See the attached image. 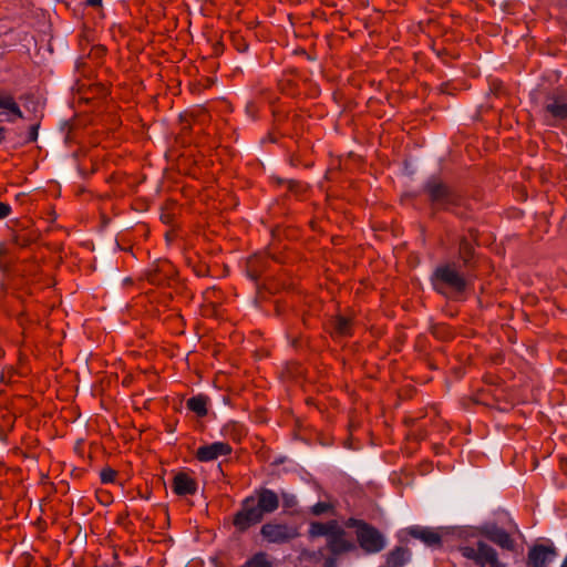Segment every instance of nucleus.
<instances>
[{
  "label": "nucleus",
  "instance_id": "nucleus-36",
  "mask_svg": "<svg viewBox=\"0 0 567 567\" xmlns=\"http://www.w3.org/2000/svg\"><path fill=\"white\" fill-rule=\"evenodd\" d=\"M109 497H110L109 494H105V496H103V499H106Z\"/></svg>",
  "mask_w": 567,
  "mask_h": 567
},
{
  "label": "nucleus",
  "instance_id": "nucleus-23",
  "mask_svg": "<svg viewBox=\"0 0 567 567\" xmlns=\"http://www.w3.org/2000/svg\"><path fill=\"white\" fill-rule=\"evenodd\" d=\"M474 255L473 246L466 240L463 239L460 244V257L464 261V264H468Z\"/></svg>",
  "mask_w": 567,
  "mask_h": 567
},
{
  "label": "nucleus",
  "instance_id": "nucleus-20",
  "mask_svg": "<svg viewBox=\"0 0 567 567\" xmlns=\"http://www.w3.org/2000/svg\"><path fill=\"white\" fill-rule=\"evenodd\" d=\"M241 567H272L267 553L259 551L252 555Z\"/></svg>",
  "mask_w": 567,
  "mask_h": 567
},
{
  "label": "nucleus",
  "instance_id": "nucleus-1",
  "mask_svg": "<svg viewBox=\"0 0 567 567\" xmlns=\"http://www.w3.org/2000/svg\"><path fill=\"white\" fill-rule=\"evenodd\" d=\"M519 533L518 526L512 523L509 529L498 526L496 523H486L480 527L468 528L458 534L457 553L476 567H508L501 560L498 548L516 553L518 544L514 537Z\"/></svg>",
  "mask_w": 567,
  "mask_h": 567
},
{
  "label": "nucleus",
  "instance_id": "nucleus-15",
  "mask_svg": "<svg viewBox=\"0 0 567 567\" xmlns=\"http://www.w3.org/2000/svg\"><path fill=\"white\" fill-rule=\"evenodd\" d=\"M342 528L339 526L337 520H329L327 523L312 522L309 527V535L311 537L326 536L327 538L332 537L337 532Z\"/></svg>",
  "mask_w": 567,
  "mask_h": 567
},
{
  "label": "nucleus",
  "instance_id": "nucleus-13",
  "mask_svg": "<svg viewBox=\"0 0 567 567\" xmlns=\"http://www.w3.org/2000/svg\"><path fill=\"white\" fill-rule=\"evenodd\" d=\"M344 530L341 529L332 537L327 538V549L330 555L340 556L344 553H349L355 549V545L344 538Z\"/></svg>",
  "mask_w": 567,
  "mask_h": 567
},
{
  "label": "nucleus",
  "instance_id": "nucleus-10",
  "mask_svg": "<svg viewBox=\"0 0 567 567\" xmlns=\"http://www.w3.org/2000/svg\"><path fill=\"white\" fill-rule=\"evenodd\" d=\"M255 507L262 517L266 514H272L279 508L280 499L277 493L270 488H259L255 491Z\"/></svg>",
  "mask_w": 567,
  "mask_h": 567
},
{
  "label": "nucleus",
  "instance_id": "nucleus-6",
  "mask_svg": "<svg viewBox=\"0 0 567 567\" xmlns=\"http://www.w3.org/2000/svg\"><path fill=\"white\" fill-rule=\"evenodd\" d=\"M260 535L270 544H286L297 538L299 530L293 525L269 522L261 526Z\"/></svg>",
  "mask_w": 567,
  "mask_h": 567
},
{
  "label": "nucleus",
  "instance_id": "nucleus-3",
  "mask_svg": "<svg viewBox=\"0 0 567 567\" xmlns=\"http://www.w3.org/2000/svg\"><path fill=\"white\" fill-rule=\"evenodd\" d=\"M424 189L433 206L439 209L451 210L462 203V197L456 192L435 177L426 182Z\"/></svg>",
  "mask_w": 567,
  "mask_h": 567
},
{
  "label": "nucleus",
  "instance_id": "nucleus-21",
  "mask_svg": "<svg viewBox=\"0 0 567 567\" xmlns=\"http://www.w3.org/2000/svg\"><path fill=\"white\" fill-rule=\"evenodd\" d=\"M13 262V256L8 244H0V270L8 271Z\"/></svg>",
  "mask_w": 567,
  "mask_h": 567
},
{
  "label": "nucleus",
  "instance_id": "nucleus-19",
  "mask_svg": "<svg viewBox=\"0 0 567 567\" xmlns=\"http://www.w3.org/2000/svg\"><path fill=\"white\" fill-rule=\"evenodd\" d=\"M333 333L337 337H348L352 333V321L346 317L338 316L333 321Z\"/></svg>",
  "mask_w": 567,
  "mask_h": 567
},
{
  "label": "nucleus",
  "instance_id": "nucleus-5",
  "mask_svg": "<svg viewBox=\"0 0 567 567\" xmlns=\"http://www.w3.org/2000/svg\"><path fill=\"white\" fill-rule=\"evenodd\" d=\"M262 519V515L255 507V496H247L241 501L239 511L235 513L233 525L238 533L244 534Z\"/></svg>",
  "mask_w": 567,
  "mask_h": 567
},
{
  "label": "nucleus",
  "instance_id": "nucleus-8",
  "mask_svg": "<svg viewBox=\"0 0 567 567\" xmlns=\"http://www.w3.org/2000/svg\"><path fill=\"white\" fill-rule=\"evenodd\" d=\"M556 556L557 550L553 544H536L528 550L527 564L530 567H546Z\"/></svg>",
  "mask_w": 567,
  "mask_h": 567
},
{
  "label": "nucleus",
  "instance_id": "nucleus-18",
  "mask_svg": "<svg viewBox=\"0 0 567 567\" xmlns=\"http://www.w3.org/2000/svg\"><path fill=\"white\" fill-rule=\"evenodd\" d=\"M207 398L205 395H196L187 400L186 406L197 416H205L208 412L207 410Z\"/></svg>",
  "mask_w": 567,
  "mask_h": 567
},
{
  "label": "nucleus",
  "instance_id": "nucleus-25",
  "mask_svg": "<svg viewBox=\"0 0 567 567\" xmlns=\"http://www.w3.org/2000/svg\"><path fill=\"white\" fill-rule=\"evenodd\" d=\"M332 508V506L329 504V503H326V502H318L316 503L312 507H311V513L313 515H322L324 513H327L328 511H330Z\"/></svg>",
  "mask_w": 567,
  "mask_h": 567
},
{
  "label": "nucleus",
  "instance_id": "nucleus-32",
  "mask_svg": "<svg viewBox=\"0 0 567 567\" xmlns=\"http://www.w3.org/2000/svg\"><path fill=\"white\" fill-rule=\"evenodd\" d=\"M323 553H324V549L320 548L318 551L312 553L311 558L317 560V559L323 557Z\"/></svg>",
  "mask_w": 567,
  "mask_h": 567
},
{
  "label": "nucleus",
  "instance_id": "nucleus-4",
  "mask_svg": "<svg viewBox=\"0 0 567 567\" xmlns=\"http://www.w3.org/2000/svg\"><path fill=\"white\" fill-rule=\"evenodd\" d=\"M433 285L439 292H444V288L451 289L454 293H462L466 289V280L458 271L455 264H444L435 268L433 274Z\"/></svg>",
  "mask_w": 567,
  "mask_h": 567
},
{
  "label": "nucleus",
  "instance_id": "nucleus-33",
  "mask_svg": "<svg viewBox=\"0 0 567 567\" xmlns=\"http://www.w3.org/2000/svg\"><path fill=\"white\" fill-rule=\"evenodd\" d=\"M6 138V128L3 126H0V144L4 141Z\"/></svg>",
  "mask_w": 567,
  "mask_h": 567
},
{
  "label": "nucleus",
  "instance_id": "nucleus-34",
  "mask_svg": "<svg viewBox=\"0 0 567 567\" xmlns=\"http://www.w3.org/2000/svg\"><path fill=\"white\" fill-rule=\"evenodd\" d=\"M560 567H567V556L564 558Z\"/></svg>",
  "mask_w": 567,
  "mask_h": 567
},
{
  "label": "nucleus",
  "instance_id": "nucleus-16",
  "mask_svg": "<svg viewBox=\"0 0 567 567\" xmlns=\"http://www.w3.org/2000/svg\"><path fill=\"white\" fill-rule=\"evenodd\" d=\"M411 559V551L406 547L396 546L385 557L388 567H403Z\"/></svg>",
  "mask_w": 567,
  "mask_h": 567
},
{
  "label": "nucleus",
  "instance_id": "nucleus-9",
  "mask_svg": "<svg viewBox=\"0 0 567 567\" xmlns=\"http://www.w3.org/2000/svg\"><path fill=\"white\" fill-rule=\"evenodd\" d=\"M233 452V447L226 442H213L202 445L196 450L195 457L199 462H213L220 456H228Z\"/></svg>",
  "mask_w": 567,
  "mask_h": 567
},
{
  "label": "nucleus",
  "instance_id": "nucleus-24",
  "mask_svg": "<svg viewBox=\"0 0 567 567\" xmlns=\"http://www.w3.org/2000/svg\"><path fill=\"white\" fill-rule=\"evenodd\" d=\"M117 472L111 467H104L100 473V478L103 484H110L115 481Z\"/></svg>",
  "mask_w": 567,
  "mask_h": 567
},
{
  "label": "nucleus",
  "instance_id": "nucleus-7",
  "mask_svg": "<svg viewBox=\"0 0 567 567\" xmlns=\"http://www.w3.org/2000/svg\"><path fill=\"white\" fill-rule=\"evenodd\" d=\"M23 118V112L12 93L0 90V122L14 123Z\"/></svg>",
  "mask_w": 567,
  "mask_h": 567
},
{
  "label": "nucleus",
  "instance_id": "nucleus-27",
  "mask_svg": "<svg viewBox=\"0 0 567 567\" xmlns=\"http://www.w3.org/2000/svg\"><path fill=\"white\" fill-rule=\"evenodd\" d=\"M282 499H284V506L286 508H291L297 504V499H296L295 495H289V494L284 493Z\"/></svg>",
  "mask_w": 567,
  "mask_h": 567
},
{
  "label": "nucleus",
  "instance_id": "nucleus-31",
  "mask_svg": "<svg viewBox=\"0 0 567 567\" xmlns=\"http://www.w3.org/2000/svg\"><path fill=\"white\" fill-rule=\"evenodd\" d=\"M85 3L89 7H101L102 0H85Z\"/></svg>",
  "mask_w": 567,
  "mask_h": 567
},
{
  "label": "nucleus",
  "instance_id": "nucleus-2",
  "mask_svg": "<svg viewBox=\"0 0 567 567\" xmlns=\"http://www.w3.org/2000/svg\"><path fill=\"white\" fill-rule=\"evenodd\" d=\"M346 526L355 528L358 544L365 554H378L385 548L384 535L367 522L351 517L346 522Z\"/></svg>",
  "mask_w": 567,
  "mask_h": 567
},
{
  "label": "nucleus",
  "instance_id": "nucleus-11",
  "mask_svg": "<svg viewBox=\"0 0 567 567\" xmlns=\"http://www.w3.org/2000/svg\"><path fill=\"white\" fill-rule=\"evenodd\" d=\"M406 533L429 547L442 546V537L434 528L414 525L406 528Z\"/></svg>",
  "mask_w": 567,
  "mask_h": 567
},
{
  "label": "nucleus",
  "instance_id": "nucleus-29",
  "mask_svg": "<svg viewBox=\"0 0 567 567\" xmlns=\"http://www.w3.org/2000/svg\"><path fill=\"white\" fill-rule=\"evenodd\" d=\"M338 556L329 555L324 558L322 567H338Z\"/></svg>",
  "mask_w": 567,
  "mask_h": 567
},
{
  "label": "nucleus",
  "instance_id": "nucleus-12",
  "mask_svg": "<svg viewBox=\"0 0 567 567\" xmlns=\"http://www.w3.org/2000/svg\"><path fill=\"white\" fill-rule=\"evenodd\" d=\"M545 111L555 120L563 121L567 118V95L553 94L545 104Z\"/></svg>",
  "mask_w": 567,
  "mask_h": 567
},
{
  "label": "nucleus",
  "instance_id": "nucleus-14",
  "mask_svg": "<svg viewBox=\"0 0 567 567\" xmlns=\"http://www.w3.org/2000/svg\"><path fill=\"white\" fill-rule=\"evenodd\" d=\"M172 489L178 496L194 495L197 491V483L188 474L178 473L173 478Z\"/></svg>",
  "mask_w": 567,
  "mask_h": 567
},
{
  "label": "nucleus",
  "instance_id": "nucleus-17",
  "mask_svg": "<svg viewBox=\"0 0 567 567\" xmlns=\"http://www.w3.org/2000/svg\"><path fill=\"white\" fill-rule=\"evenodd\" d=\"M220 434L225 439L231 440L235 443H239L246 436L247 431L243 423L238 421H229L223 425Z\"/></svg>",
  "mask_w": 567,
  "mask_h": 567
},
{
  "label": "nucleus",
  "instance_id": "nucleus-22",
  "mask_svg": "<svg viewBox=\"0 0 567 567\" xmlns=\"http://www.w3.org/2000/svg\"><path fill=\"white\" fill-rule=\"evenodd\" d=\"M32 241L33 238L27 231L16 233L11 238V243L20 248L28 247Z\"/></svg>",
  "mask_w": 567,
  "mask_h": 567
},
{
  "label": "nucleus",
  "instance_id": "nucleus-26",
  "mask_svg": "<svg viewBox=\"0 0 567 567\" xmlns=\"http://www.w3.org/2000/svg\"><path fill=\"white\" fill-rule=\"evenodd\" d=\"M39 124H33L29 127L27 143H33L38 140Z\"/></svg>",
  "mask_w": 567,
  "mask_h": 567
},
{
  "label": "nucleus",
  "instance_id": "nucleus-28",
  "mask_svg": "<svg viewBox=\"0 0 567 567\" xmlns=\"http://www.w3.org/2000/svg\"><path fill=\"white\" fill-rule=\"evenodd\" d=\"M11 206L7 203L0 202V219L8 217L11 214Z\"/></svg>",
  "mask_w": 567,
  "mask_h": 567
},
{
  "label": "nucleus",
  "instance_id": "nucleus-30",
  "mask_svg": "<svg viewBox=\"0 0 567 567\" xmlns=\"http://www.w3.org/2000/svg\"><path fill=\"white\" fill-rule=\"evenodd\" d=\"M447 328L445 326H436L433 328V334L437 338H444L445 330Z\"/></svg>",
  "mask_w": 567,
  "mask_h": 567
},
{
  "label": "nucleus",
  "instance_id": "nucleus-35",
  "mask_svg": "<svg viewBox=\"0 0 567 567\" xmlns=\"http://www.w3.org/2000/svg\"><path fill=\"white\" fill-rule=\"evenodd\" d=\"M109 497H110L109 494H105V496H103V499H106Z\"/></svg>",
  "mask_w": 567,
  "mask_h": 567
}]
</instances>
